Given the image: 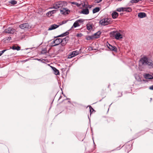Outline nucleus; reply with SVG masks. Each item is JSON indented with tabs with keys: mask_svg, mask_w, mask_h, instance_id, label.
I'll return each mask as SVG.
<instances>
[{
	"mask_svg": "<svg viewBox=\"0 0 153 153\" xmlns=\"http://www.w3.org/2000/svg\"><path fill=\"white\" fill-rule=\"evenodd\" d=\"M139 62L142 65H148L150 68H153V63L152 61L149 59L145 56L141 58Z\"/></svg>",
	"mask_w": 153,
	"mask_h": 153,
	"instance_id": "obj_1",
	"label": "nucleus"
},
{
	"mask_svg": "<svg viewBox=\"0 0 153 153\" xmlns=\"http://www.w3.org/2000/svg\"><path fill=\"white\" fill-rule=\"evenodd\" d=\"M67 3L65 1H59L56 2L53 4V7L51 8L55 9H61L66 6Z\"/></svg>",
	"mask_w": 153,
	"mask_h": 153,
	"instance_id": "obj_2",
	"label": "nucleus"
},
{
	"mask_svg": "<svg viewBox=\"0 0 153 153\" xmlns=\"http://www.w3.org/2000/svg\"><path fill=\"white\" fill-rule=\"evenodd\" d=\"M110 35L111 37H114L117 40L122 39L123 37L122 34L117 30H115L111 32L110 33Z\"/></svg>",
	"mask_w": 153,
	"mask_h": 153,
	"instance_id": "obj_3",
	"label": "nucleus"
},
{
	"mask_svg": "<svg viewBox=\"0 0 153 153\" xmlns=\"http://www.w3.org/2000/svg\"><path fill=\"white\" fill-rule=\"evenodd\" d=\"M85 20L82 19H80L76 21L74 23L73 26L71 27V29L74 27L76 28V27L79 26L80 25L79 24H82L85 21Z\"/></svg>",
	"mask_w": 153,
	"mask_h": 153,
	"instance_id": "obj_4",
	"label": "nucleus"
},
{
	"mask_svg": "<svg viewBox=\"0 0 153 153\" xmlns=\"http://www.w3.org/2000/svg\"><path fill=\"white\" fill-rule=\"evenodd\" d=\"M19 27L22 29L28 30L31 28V26L27 23H25L19 25Z\"/></svg>",
	"mask_w": 153,
	"mask_h": 153,
	"instance_id": "obj_5",
	"label": "nucleus"
},
{
	"mask_svg": "<svg viewBox=\"0 0 153 153\" xmlns=\"http://www.w3.org/2000/svg\"><path fill=\"white\" fill-rule=\"evenodd\" d=\"M61 42V39L57 38L54 40L51 43L52 46H55L59 45Z\"/></svg>",
	"mask_w": 153,
	"mask_h": 153,
	"instance_id": "obj_6",
	"label": "nucleus"
},
{
	"mask_svg": "<svg viewBox=\"0 0 153 153\" xmlns=\"http://www.w3.org/2000/svg\"><path fill=\"white\" fill-rule=\"evenodd\" d=\"M110 22L109 19L108 18L103 19L100 20V24L103 25H108Z\"/></svg>",
	"mask_w": 153,
	"mask_h": 153,
	"instance_id": "obj_7",
	"label": "nucleus"
},
{
	"mask_svg": "<svg viewBox=\"0 0 153 153\" xmlns=\"http://www.w3.org/2000/svg\"><path fill=\"white\" fill-rule=\"evenodd\" d=\"M15 32V30L12 27H8L5 30L4 33L13 34Z\"/></svg>",
	"mask_w": 153,
	"mask_h": 153,
	"instance_id": "obj_8",
	"label": "nucleus"
},
{
	"mask_svg": "<svg viewBox=\"0 0 153 153\" xmlns=\"http://www.w3.org/2000/svg\"><path fill=\"white\" fill-rule=\"evenodd\" d=\"M79 53V51H73L70 53V54L68 56V58H71L76 55H78Z\"/></svg>",
	"mask_w": 153,
	"mask_h": 153,
	"instance_id": "obj_9",
	"label": "nucleus"
},
{
	"mask_svg": "<svg viewBox=\"0 0 153 153\" xmlns=\"http://www.w3.org/2000/svg\"><path fill=\"white\" fill-rule=\"evenodd\" d=\"M61 13L64 15L68 14L70 12V10L66 8H63L62 10H60Z\"/></svg>",
	"mask_w": 153,
	"mask_h": 153,
	"instance_id": "obj_10",
	"label": "nucleus"
},
{
	"mask_svg": "<svg viewBox=\"0 0 153 153\" xmlns=\"http://www.w3.org/2000/svg\"><path fill=\"white\" fill-rule=\"evenodd\" d=\"M106 45L108 48L110 50L116 52L117 51V48L115 46H112L108 42L107 43Z\"/></svg>",
	"mask_w": 153,
	"mask_h": 153,
	"instance_id": "obj_11",
	"label": "nucleus"
},
{
	"mask_svg": "<svg viewBox=\"0 0 153 153\" xmlns=\"http://www.w3.org/2000/svg\"><path fill=\"white\" fill-rule=\"evenodd\" d=\"M69 40L68 37H66L63 39H61V43L62 46H64L67 43V42Z\"/></svg>",
	"mask_w": 153,
	"mask_h": 153,
	"instance_id": "obj_12",
	"label": "nucleus"
},
{
	"mask_svg": "<svg viewBox=\"0 0 153 153\" xmlns=\"http://www.w3.org/2000/svg\"><path fill=\"white\" fill-rule=\"evenodd\" d=\"M101 33L100 31H98L97 33H94L92 35L94 39L99 38L100 37V36Z\"/></svg>",
	"mask_w": 153,
	"mask_h": 153,
	"instance_id": "obj_13",
	"label": "nucleus"
},
{
	"mask_svg": "<svg viewBox=\"0 0 153 153\" xmlns=\"http://www.w3.org/2000/svg\"><path fill=\"white\" fill-rule=\"evenodd\" d=\"M93 24L91 23H88L86 25L87 29L89 31H91L93 28Z\"/></svg>",
	"mask_w": 153,
	"mask_h": 153,
	"instance_id": "obj_14",
	"label": "nucleus"
},
{
	"mask_svg": "<svg viewBox=\"0 0 153 153\" xmlns=\"http://www.w3.org/2000/svg\"><path fill=\"white\" fill-rule=\"evenodd\" d=\"M59 25H57L56 24L52 25L50 26L48 29V30H50L55 29L59 27Z\"/></svg>",
	"mask_w": 153,
	"mask_h": 153,
	"instance_id": "obj_15",
	"label": "nucleus"
},
{
	"mask_svg": "<svg viewBox=\"0 0 153 153\" xmlns=\"http://www.w3.org/2000/svg\"><path fill=\"white\" fill-rule=\"evenodd\" d=\"M51 68L52 70L54 72V74L56 75H59L60 74L59 72L57 69L56 68L53 67H51Z\"/></svg>",
	"mask_w": 153,
	"mask_h": 153,
	"instance_id": "obj_16",
	"label": "nucleus"
},
{
	"mask_svg": "<svg viewBox=\"0 0 153 153\" xmlns=\"http://www.w3.org/2000/svg\"><path fill=\"white\" fill-rule=\"evenodd\" d=\"M89 13L88 9V8L83 9L82 10L81 13L85 15H87Z\"/></svg>",
	"mask_w": 153,
	"mask_h": 153,
	"instance_id": "obj_17",
	"label": "nucleus"
},
{
	"mask_svg": "<svg viewBox=\"0 0 153 153\" xmlns=\"http://www.w3.org/2000/svg\"><path fill=\"white\" fill-rule=\"evenodd\" d=\"M144 77L146 79H153V76L151 75L146 74L143 75Z\"/></svg>",
	"mask_w": 153,
	"mask_h": 153,
	"instance_id": "obj_18",
	"label": "nucleus"
},
{
	"mask_svg": "<svg viewBox=\"0 0 153 153\" xmlns=\"http://www.w3.org/2000/svg\"><path fill=\"white\" fill-rule=\"evenodd\" d=\"M138 16L139 18H142L146 16V14L144 12H140L138 13Z\"/></svg>",
	"mask_w": 153,
	"mask_h": 153,
	"instance_id": "obj_19",
	"label": "nucleus"
},
{
	"mask_svg": "<svg viewBox=\"0 0 153 153\" xmlns=\"http://www.w3.org/2000/svg\"><path fill=\"white\" fill-rule=\"evenodd\" d=\"M112 17L114 19H115L117 18L118 16V13L116 12H114L111 14Z\"/></svg>",
	"mask_w": 153,
	"mask_h": 153,
	"instance_id": "obj_20",
	"label": "nucleus"
},
{
	"mask_svg": "<svg viewBox=\"0 0 153 153\" xmlns=\"http://www.w3.org/2000/svg\"><path fill=\"white\" fill-rule=\"evenodd\" d=\"M56 10H54L50 11L47 13V15L48 16H52V14L56 13Z\"/></svg>",
	"mask_w": 153,
	"mask_h": 153,
	"instance_id": "obj_21",
	"label": "nucleus"
},
{
	"mask_svg": "<svg viewBox=\"0 0 153 153\" xmlns=\"http://www.w3.org/2000/svg\"><path fill=\"white\" fill-rule=\"evenodd\" d=\"M69 34V32L68 31H66V32L58 36L57 37H62L64 36H66Z\"/></svg>",
	"mask_w": 153,
	"mask_h": 153,
	"instance_id": "obj_22",
	"label": "nucleus"
},
{
	"mask_svg": "<svg viewBox=\"0 0 153 153\" xmlns=\"http://www.w3.org/2000/svg\"><path fill=\"white\" fill-rule=\"evenodd\" d=\"M11 48L13 50H16L17 51H19L20 49V47L19 46L16 47L15 46H13Z\"/></svg>",
	"mask_w": 153,
	"mask_h": 153,
	"instance_id": "obj_23",
	"label": "nucleus"
},
{
	"mask_svg": "<svg viewBox=\"0 0 153 153\" xmlns=\"http://www.w3.org/2000/svg\"><path fill=\"white\" fill-rule=\"evenodd\" d=\"M100 10V8L99 7H96L93 10V13H94L99 12Z\"/></svg>",
	"mask_w": 153,
	"mask_h": 153,
	"instance_id": "obj_24",
	"label": "nucleus"
},
{
	"mask_svg": "<svg viewBox=\"0 0 153 153\" xmlns=\"http://www.w3.org/2000/svg\"><path fill=\"white\" fill-rule=\"evenodd\" d=\"M132 10V9L130 7H124V11L131 12Z\"/></svg>",
	"mask_w": 153,
	"mask_h": 153,
	"instance_id": "obj_25",
	"label": "nucleus"
},
{
	"mask_svg": "<svg viewBox=\"0 0 153 153\" xmlns=\"http://www.w3.org/2000/svg\"><path fill=\"white\" fill-rule=\"evenodd\" d=\"M94 39V38L92 35L91 36H88L86 37V39L87 40H90L91 39Z\"/></svg>",
	"mask_w": 153,
	"mask_h": 153,
	"instance_id": "obj_26",
	"label": "nucleus"
},
{
	"mask_svg": "<svg viewBox=\"0 0 153 153\" xmlns=\"http://www.w3.org/2000/svg\"><path fill=\"white\" fill-rule=\"evenodd\" d=\"M117 10L118 12L124 11V7H120L117 9Z\"/></svg>",
	"mask_w": 153,
	"mask_h": 153,
	"instance_id": "obj_27",
	"label": "nucleus"
},
{
	"mask_svg": "<svg viewBox=\"0 0 153 153\" xmlns=\"http://www.w3.org/2000/svg\"><path fill=\"white\" fill-rule=\"evenodd\" d=\"M9 3L12 5H15L17 3V1L15 0H11L9 2Z\"/></svg>",
	"mask_w": 153,
	"mask_h": 153,
	"instance_id": "obj_28",
	"label": "nucleus"
},
{
	"mask_svg": "<svg viewBox=\"0 0 153 153\" xmlns=\"http://www.w3.org/2000/svg\"><path fill=\"white\" fill-rule=\"evenodd\" d=\"M36 59L39 61H41V62H42V63H45L44 62H43V60H44L46 62H47L48 60L47 59Z\"/></svg>",
	"mask_w": 153,
	"mask_h": 153,
	"instance_id": "obj_29",
	"label": "nucleus"
},
{
	"mask_svg": "<svg viewBox=\"0 0 153 153\" xmlns=\"http://www.w3.org/2000/svg\"><path fill=\"white\" fill-rule=\"evenodd\" d=\"M141 0H131V2L132 3H136Z\"/></svg>",
	"mask_w": 153,
	"mask_h": 153,
	"instance_id": "obj_30",
	"label": "nucleus"
},
{
	"mask_svg": "<svg viewBox=\"0 0 153 153\" xmlns=\"http://www.w3.org/2000/svg\"><path fill=\"white\" fill-rule=\"evenodd\" d=\"M47 52V50L46 49H45L42 50L41 53L42 54H44L45 53Z\"/></svg>",
	"mask_w": 153,
	"mask_h": 153,
	"instance_id": "obj_31",
	"label": "nucleus"
},
{
	"mask_svg": "<svg viewBox=\"0 0 153 153\" xmlns=\"http://www.w3.org/2000/svg\"><path fill=\"white\" fill-rule=\"evenodd\" d=\"M7 50H4L0 51V56H1Z\"/></svg>",
	"mask_w": 153,
	"mask_h": 153,
	"instance_id": "obj_32",
	"label": "nucleus"
},
{
	"mask_svg": "<svg viewBox=\"0 0 153 153\" xmlns=\"http://www.w3.org/2000/svg\"><path fill=\"white\" fill-rule=\"evenodd\" d=\"M90 108V114H91L92 113L91 110H92V111H94V109L91 106H90L89 107Z\"/></svg>",
	"mask_w": 153,
	"mask_h": 153,
	"instance_id": "obj_33",
	"label": "nucleus"
},
{
	"mask_svg": "<svg viewBox=\"0 0 153 153\" xmlns=\"http://www.w3.org/2000/svg\"><path fill=\"white\" fill-rule=\"evenodd\" d=\"M8 41H10L11 40V37L10 36H8L7 37L6 39Z\"/></svg>",
	"mask_w": 153,
	"mask_h": 153,
	"instance_id": "obj_34",
	"label": "nucleus"
},
{
	"mask_svg": "<svg viewBox=\"0 0 153 153\" xmlns=\"http://www.w3.org/2000/svg\"><path fill=\"white\" fill-rule=\"evenodd\" d=\"M82 35L81 33L77 34L76 35V36L77 37H81Z\"/></svg>",
	"mask_w": 153,
	"mask_h": 153,
	"instance_id": "obj_35",
	"label": "nucleus"
},
{
	"mask_svg": "<svg viewBox=\"0 0 153 153\" xmlns=\"http://www.w3.org/2000/svg\"><path fill=\"white\" fill-rule=\"evenodd\" d=\"M96 2L97 3H99L101 1V0H96Z\"/></svg>",
	"mask_w": 153,
	"mask_h": 153,
	"instance_id": "obj_36",
	"label": "nucleus"
},
{
	"mask_svg": "<svg viewBox=\"0 0 153 153\" xmlns=\"http://www.w3.org/2000/svg\"><path fill=\"white\" fill-rule=\"evenodd\" d=\"M71 3L73 4H76V5L77 4H78V3L76 2H72Z\"/></svg>",
	"mask_w": 153,
	"mask_h": 153,
	"instance_id": "obj_37",
	"label": "nucleus"
},
{
	"mask_svg": "<svg viewBox=\"0 0 153 153\" xmlns=\"http://www.w3.org/2000/svg\"><path fill=\"white\" fill-rule=\"evenodd\" d=\"M149 88L151 90H153V85L150 86Z\"/></svg>",
	"mask_w": 153,
	"mask_h": 153,
	"instance_id": "obj_38",
	"label": "nucleus"
},
{
	"mask_svg": "<svg viewBox=\"0 0 153 153\" xmlns=\"http://www.w3.org/2000/svg\"><path fill=\"white\" fill-rule=\"evenodd\" d=\"M141 81H143L144 82H146V81L144 80V79H143V80H141Z\"/></svg>",
	"mask_w": 153,
	"mask_h": 153,
	"instance_id": "obj_39",
	"label": "nucleus"
},
{
	"mask_svg": "<svg viewBox=\"0 0 153 153\" xmlns=\"http://www.w3.org/2000/svg\"><path fill=\"white\" fill-rule=\"evenodd\" d=\"M89 7L90 8L91 7V5H89Z\"/></svg>",
	"mask_w": 153,
	"mask_h": 153,
	"instance_id": "obj_40",
	"label": "nucleus"
},
{
	"mask_svg": "<svg viewBox=\"0 0 153 153\" xmlns=\"http://www.w3.org/2000/svg\"><path fill=\"white\" fill-rule=\"evenodd\" d=\"M152 100V98H151V100Z\"/></svg>",
	"mask_w": 153,
	"mask_h": 153,
	"instance_id": "obj_41",
	"label": "nucleus"
}]
</instances>
